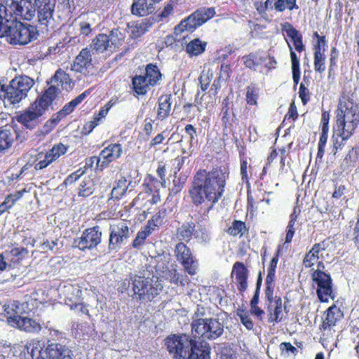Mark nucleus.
I'll use <instances>...</instances> for the list:
<instances>
[{
	"label": "nucleus",
	"instance_id": "f257e3e1",
	"mask_svg": "<svg viewBox=\"0 0 359 359\" xmlns=\"http://www.w3.org/2000/svg\"><path fill=\"white\" fill-rule=\"evenodd\" d=\"M229 174V168L225 165H215L210 170L201 169L196 172L189 194L195 205L205 204L204 215L208 214L224 195Z\"/></svg>",
	"mask_w": 359,
	"mask_h": 359
},
{
	"label": "nucleus",
	"instance_id": "f03ea898",
	"mask_svg": "<svg viewBox=\"0 0 359 359\" xmlns=\"http://www.w3.org/2000/svg\"><path fill=\"white\" fill-rule=\"evenodd\" d=\"M359 125V108L349 94L342 91L335 111L334 128L337 137L333 139V150L341 149L346 142L354 134Z\"/></svg>",
	"mask_w": 359,
	"mask_h": 359
},
{
	"label": "nucleus",
	"instance_id": "7ed1b4c3",
	"mask_svg": "<svg viewBox=\"0 0 359 359\" xmlns=\"http://www.w3.org/2000/svg\"><path fill=\"white\" fill-rule=\"evenodd\" d=\"M10 1V4L6 1V5L0 4V37L8 36L11 44H27L35 39L34 28L21 22L12 26L17 20V16L22 14L23 8L18 1Z\"/></svg>",
	"mask_w": 359,
	"mask_h": 359
},
{
	"label": "nucleus",
	"instance_id": "20e7f679",
	"mask_svg": "<svg viewBox=\"0 0 359 359\" xmlns=\"http://www.w3.org/2000/svg\"><path fill=\"white\" fill-rule=\"evenodd\" d=\"M57 92L54 86H49L26 109L17 112L14 118L26 129L36 128L41 123V116L57 97Z\"/></svg>",
	"mask_w": 359,
	"mask_h": 359
},
{
	"label": "nucleus",
	"instance_id": "39448f33",
	"mask_svg": "<svg viewBox=\"0 0 359 359\" xmlns=\"http://www.w3.org/2000/svg\"><path fill=\"white\" fill-rule=\"evenodd\" d=\"M32 359H76L67 345L48 340L32 339L27 346Z\"/></svg>",
	"mask_w": 359,
	"mask_h": 359
},
{
	"label": "nucleus",
	"instance_id": "423d86ee",
	"mask_svg": "<svg viewBox=\"0 0 359 359\" xmlns=\"http://www.w3.org/2000/svg\"><path fill=\"white\" fill-rule=\"evenodd\" d=\"M33 85L34 80L29 76H15L8 85L0 83V100L10 104H18L27 96Z\"/></svg>",
	"mask_w": 359,
	"mask_h": 359
},
{
	"label": "nucleus",
	"instance_id": "0eeeda50",
	"mask_svg": "<svg viewBox=\"0 0 359 359\" xmlns=\"http://www.w3.org/2000/svg\"><path fill=\"white\" fill-rule=\"evenodd\" d=\"M191 328L194 337L204 341L216 339L224 332L223 324L218 319L212 318L194 319Z\"/></svg>",
	"mask_w": 359,
	"mask_h": 359
},
{
	"label": "nucleus",
	"instance_id": "6e6552de",
	"mask_svg": "<svg viewBox=\"0 0 359 359\" xmlns=\"http://www.w3.org/2000/svg\"><path fill=\"white\" fill-rule=\"evenodd\" d=\"M215 14V9L213 7L199 8L175 26L174 34L177 36L185 31L193 32L198 27L212 18Z\"/></svg>",
	"mask_w": 359,
	"mask_h": 359
},
{
	"label": "nucleus",
	"instance_id": "1a4fd4ad",
	"mask_svg": "<svg viewBox=\"0 0 359 359\" xmlns=\"http://www.w3.org/2000/svg\"><path fill=\"white\" fill-rule=\"evenodd\" d=\"M325 265L323 261L318 263V269L311 273L313 281L317 285L316 294L320 302H328L335 298L333 292L332 279L330 274L323 271Z\"/></svg>",
	"mask_w": 359,
	"mask_h": 359
},
{
	"label": "nucleus",
	"instance_id": "9d476101",
	"mask_svg": "<svg viewBox=\"0 0 359 359\" xmlns=\"http://www.w3.org/2000/svg\"><path fill=\"white\" fill-rule=\"evenodd\" d=\"M192 337L187 334H171L165 339V346L173 359H186Z\"/></svg>",
	"mask_w": 359,
	"mask_h": 359
},
{
	"label": "nucleus",
	"instance_id": "9b49d317",
	"mask_svg": "<svg viewBox=\"0 0 359 359\" xmlns=\"http://www.w3.org/2000/svg\"><path fill=\"white\" fill-rule=\"evenodd\" d=\"M134 295L140 301L151 302L158 294V290L149 277L135 275L132 279Z\"/></svg>",
	"mask_w": 359,
	"mask_h": 359
},
{
	"label": "nucleus",
	"instance_id": "f8f14e48",
	"mask_svg": "<svg viewBox=\"0 0 359 359\" xmlns=\"http://www.w3.org/2000/svg\"><path fill=\"white\" fill-rule=\"evenodd\" d=\"M275 287H265L264 298L266 309L268 315V322L280 323L282 321L283 302L280 297L274 295Z\"/></svg>",
	"mask_w": 359,
	"mask_h": 359
},
{
	"label": "nucleus",
	"instance_id": "ddd939ff",
	"mask_svg": "<svg viewBox=\"0 0 359 359\" xmlns=\"http://www.w3.org/2000/svg\"><path fill=\"white\" fill-rule=\"evenodd\" d=\"M102 233L99 226H94L86 229L80 237L74 241V247L81 251L93 250L101 243Z\"/></svg>",
	"mask_w": 359,
	"mask_h": 359
},
{
	"label": "nucleus",
	"instance_id": "4468645a",
	"mask_svg": "<svg viewBox=\"0 0 359 359\" xmlns=\"http://www.w3.org/2000/svg\"><path fill=\"white\" fill-rule=\"evenodd\" d=\"M177 260L184 267V271L191 276L196 273L198 262L191 249L183 242L176 244L174 249Z\"/></svg>",
	"mask_w": 359,
	"mask_h": 359
},
{
	"label": "nucleus",
	"instance_id": "2eb2a0df",
	"mask_svg": "<svg viewBox=\"0 0 359 359\" xmlns=\"http://www.w3.org/2000/svg\"><path fill=\"white\" fill-rule=\"evenodd\" d=\"M68 151V146L60 142L55 144L53 147L48 149L43 155V158L41 159L43 154L37 155L34 167L36 170H41L47 168L52 163L57 161L60 156L65 155Z\"/></svg>",
	"mask_w": 359,
	"mask_h": 359
},
{
	"label": "nucleus",
	"instance_id": "dca6fc26",
	"mask_svg": "<svg viewBox=\"0 0 359 359\" xmlns=\"http://www.w3.org/2000/svg\"><path fill=\"white\" fill-rule=\"evenodd\" d=\"M124 40V36L118 29H113L108 36L105 34H99L92 41V47L97 53H104L109 47V42L112 44H120Z\"/></svg>",
	"mask_w": 359,
	"mask_h": 359
},
{
	"label": "nucleus",
	"instance_id": "f3484780",
	"mask_svg": "<svg viewBox=\"0 0 359 359\" xmlns=\"http://www.w3.org/2000/svg\"><path fill=\"white\" fill-rule=\"evenodd\" d=\"M344 316L341 310L335 304H332L324 312L322 322L319 325L320 330L323 334L330 332Z\"/></svg>",
	"mask_w": 359,
	"mask_h": 359
},
{
	"label": "nucleus",
	"instance_id": "a211bd4d",
	"mask_svg": "<svg viewBox=\"0 0 359 359\" xmlns=\"http://www.w3.org/2000/svg\"><path fill=\"white\" fill-rule=\"evenodd\" d=\"M108 248L110 250L119 248L125 240L129 238V227L125 222H120L109 227Z\"/></svg>",
	"mask_w": 359,
	"mask_h": 359
},
{
	"label": "nucleus",
	"instance_id": "6ab92c4d",
	"mask_svg": "<svg viewBox=\"0 0 359 359\" xmlns=\"http://www.w3.org/2000/svg\"><path fill=\"white\" fill-rule=\"evenodd\" d=\"M234 277V283L240 294H243L248 287L249 271L241 262H236L232 267L231 278Z\"/></svg>",
	"mask_w": 359,
	"mask_h": 359
},
{
	"label": "nucleus",
	"instance_id": "aec40b11",
	"mask_svg": "<svg viewBox=\"0 0 359 359\" xmlns=\"http://www.w3.org/2000/svg\"><path fill=\"white\" fill-rule=\"evenodd\" d=\"M28 307L27 302L20 303L18 301H11L4 305V315L8 323L13 327L18 324L22 315L25 313Z\"/></svg>",
	"mask_w": 359,
	"mask_h": 359
},
{
	"label": "nucleus",
	"instance_id": "412c9836",
	"mask_svg": "<svg viewBox=\"0 0 359 359\" xmlns=\"http://www.w3.org/2000/svg\"><path fill=\"white\" fill-rule=\"evenodd\" d=\"M15 141H22L16 125L5 126L0 130V151L11 148Z\"/></svg>",
	"mask_w": 359,
	"mask_h": 359
},
{
	"label": "nucleus",
	"instance_id": "4be33fe9",
	"mask_svg": "<svg viewBox=\"0 0 359 359\" xmlns=\"http://www.w3.org/2000/svg\"><path fill=\"white\" fill-rule=\"evenodd\" d=\"M330 119V113L329 111L322 110L320 128L321 130L318 144L316 159L321 160L325 154V149L328 139V132L330 129L329 123Z\"/></svg>",
	"mask_w": 359,
	"mask_h": 359
},
{
	"label": "nucleus",
	"instance_id": "5701e85b",
	"mask_svg": "<svg viewBox=\"0 0 359 359\" xmlns=\"http://www.w3.org/2000/svg\"><path fill=\"white\" fill-rule=\"evenodd\" d=\"M190 344L186 359H210L211 348L207 342L192 337Z\"/></svg>",
	"mask_w": 359,
	"mask_h": 359
},
{
	"label": "nucleus",
	"instance_id": "b1692460",
	"mask_svg": "<svg viewBox=\"0 0 359 359\" xmlns=\"http://www.w3.org/2000/svg\"><path fill=\"white\" fill-rule=\"evenodd\" d=\"M56 1L55 0H39L36 4H29L37 8V16L41 24L47 25L53 18Z\"/></svg>",
	"mask_w": 359,
	"mask_h": 359
},
{
	"label": "nucleus",
	"instance_id": "393cba45",
	"mask_svg": "<svg viewBox=\"0 0 359 359\" xmlns=\"http://www.w3.org/2000/svg\"><path fill=\"white\" fill-rule=\"evenodd\" d=\"M329 245V242L327 239L315 243L311 249L307 252L302 261L303 266L306 268H312L316 264L320 262L318 261L320 257V252L325 251Z\"/></svg>",
	"mask_w": 359,
	"mask_h": 359
},
{
	"label": "nucleus",
	"instance_id": "a878e982",
	"mask_svg": "<svg viewBox=\"0 0 359 359\" xmlns=\"http://www.w3.org/2000/svg\"><path fill=\"white\" fill-rule=\"evenodd\" d=\"M102 165L108 168L111 162L118 159L123 154V147L119 143H111L100 153Z\"/></svg>",
	"mask_w": 359,
	"mask_h": 359
},
{
	"label": "nucleus",
	"instance_id": "bb28decb",
	"mask_svg": "<svg viewBox=\"0 0 359 359\" xmlns=\"http://www.w3.org/2000/svg\"><path fill=\"white\" fill-rule=\"evenodd\" d=\"M231 103L228 97H225L222 102L221 105V120L223 128V135L227 136L233 131V119L231 114L234 116L233 113L231 109Z\"/></svg>",
	"mask_w": 359,
	"mask_h": 359
},
{
	"label": "nucleus",
	"instance_id": "cd10ccee",
	"mask_svg": "<svg viewBox=\"0 0 359 359\" xmlns=\"http://www.w3.org/2000/svg\"><path fill=\"white\" fill-rule=\"evenodd\" d=\"M82 291L78 285L68 283L60 290V296L68 306L81 300Z\"/></svg>",
	"mask_w": 359,
	"mask_h": 359
},
{
	"label": "nucleus",
	"instance_id": "c85d7f7f",
	"mask_svg": "<svg viewBox=\"0 0 359 359\" xmlns=\"http://www.w3.org/2000/svg\"><path fill=\"white\" fill-rule=\"evenodd\" d=\"M92 65V55L90 50L88 48H83L72 65V70L83 73L84 71Z\"/></svg>",
	"mask_w": 359,
	"mask_h": 359
},
{
	"label": "nucleus",
	"instance_id": "c756f323",
	"mask_svg": "<svg viewBox=\"0 0 359 359\" xmlns=\"http://www.w3.org/2000/svg\"><path fill=\"white\" fill-rule=\"evenodd\" d=\"M172 212V209L164 203L158 211L148 220L147 224H146L147 228L150 229L154 231L158 227L161 226L165 224L167 217Z\"/></svg>",
	"mask_w": 359,
	"mask_h": 359
},
{
	"label": "nucleus",
	"instance_id": "7c9ffc66",
	"mask_svg": "<svg viewBox=\"0 0 359 359\" xmlns=\"http://www.w3.org/2000/svg\"><path fill=\"white\" fill-rule=\"evenodd\" d=\"M207 46V41L197 37L185 43L184 49L187 55L191 58L203 55L206 51Z\"/></svg>",
	"mask_w": 359,
	"mask_h": 359
},
{
	"label": "nucleus",
	"instance_id": "2f4dec72",
	"mask_svg": "<svg viewBox=\"0 0 359 359\" xmlns=\"http://www.w3.org/2000/svg\"><path fill=\"white\" fill-rule=\"evenodd\" d=\"M172 95L165 93L161 95L158 99L156 118L160 121L166 119L170 114L172 104Z\"/></svg>",
	"mask_w": 359,
	"mask_h": 359
},
{
	"label": "nucleus",
	"instance_id": "473e14b6",
	"mask_svg": "<svg viewBox=\"0 0 359 359\" xmlns=\"http://www.w3.org/2000/svg\"><path fill=\"white\" fill-rule=\"evenodd\" d=\"M151 87L142 74H137L132 78L131 88L135 97L147 95Z\"/></svg>",
	"mask_w": 359,
	"mask_h": 359
},
{
	"label": "nucleus",
	"instance_id": "72a5a7b5",
	"mask_svg": "<svg viewBox=\"0 0 359 359\" xmlns=\"http://www.w3.org/2000/svg\"><path fill=\"white\" fill-rule=\"evenodd\" d=\"M53 85L50 86H54L55 88L57 89V93H60V88L67 90L69 88H71V83L72 79L69 76V75L66 73L64 70L62 69H58L55 72V74L51 78L50 81Z\"/></svg>",
	"mask_w": 359,
	"mask_h": 359
},
{
	"label": "nucleus",
	"instance_id": "f704fd0d",
	"mask_svg": "<svg viewBox=\"0 0 359 359\" xmlns=\"http://www.w3.org/2000/svg\"><path fill=\"white\" fill-rule=\"evenodd\" d=\"M280 252L281 246L278 245L267 269V275L265 279V287H276V272Z\"/></svg>",
	"mask_w": 359,
	"mask_h": 359
},
{
	"label": "nucleus",
	"instance_id": "c9c22d12",
	"mask_svg": "<svg viewBox=\"0 0 359 359\" xmlns=\"http://www.w3.org/2000/svg\"><path fill=\"white\" fill-rule=\"evenodd\" d=\"M142 75L152 87L160 84L163 76L158 67L154 63L147 64L145 66L144 73Z\"/></svg>",
	"mask_w": 359,
	"mask_h": 359
},
{
	"label": "nucleus",
	"instance_id": "e433bc0d",
	"mask_svg": "<svg viewBox=\"0 0 359 359\" xmlns=\"http://www.w3.org/2000/svg\"><path fill=\"white\" fill-rule=\"evenodd\" d=\"M154 10V6L148 0H134L131 6L132 14L137 16H147Z\"/></svg>",
	"mask_w": 359,
	"mask_h": 359
},
{
	"label": "nucleus",
	"instance_id": "4c0bfd02",
	"mask_svg": "<svg viewBox=\"0 0 359 359\" xmlns=\"http://www.w3.org/2000/svg\"><path fill=\"white\" fill-rule=\"evenodd\" d=\"M14 327L29 333H39L42 329L39 322L27 317H21Z\"/></svg>",
	"mask_w": 359,
	"mask_h": 359
},
{
	"label": "nucleus",
	"instance_id": "58836bf2",
	"mask_svg": "<svg viewBox=\"0 0 359 359\" xmlns=\"http://www.w3.org/2000/svg\"><path fill=\"white\" fill-rule=\"evenodd\" d=\"M195 228L196 224L194 222H184L177 229L176 235L180 241L189 243L194 236Z\"/></svg>",
	"mask_w": 359,
	"mask_h": 359
},
{
	"label": "nucleus",
	"instance_id": "ea45409f",
	"mask_svg": "<svg viewBox=\"0 0 359 359\" xmlns=\"http://www.w3.org/2000/svg\"><path fill=\"white\" fill-rule=\"evenodd\" d=\"M243 65L246 68L256 70V68L266 62L264 57L261 56L257 52H251L242 57Z\"/></svg>",
	"mask_w": 359,
	"mask_h": 359
},
{
	"label": "nucleus",
	"instance_id": "a19ab883",
	"mask_svg": "<svg viewBox=\"0 0 359 359\" xmlns=\"http://www.w3.org/2000/svg\"><path fill=\"white\" fill-rule=\"evenodd\" d=\"M88 90H85L69 102L67 103L59 111L58 116H66L70 114L75 108L88 96Z\"/></svg>",
	"mask_w": 359,
	"mask_h": 359
},
{
	"label": "nucleus",
	"instance_id": "79ce46f5",
	"mask_svg": "<svg viewBox=\"0 0 359 359\" xmlns=\"http://www.w3.org/2000/svg\"><path fill=\"white\" fill-rule=\"evenodd\" d=\"M288 28L285 30L287 36L291 39L294 48L297 51L301 53L305 50V46L302 41V36L291 24H287Z\"/></svg>",
	"mask_w": 359,
	"mask_h": 359
},
{
	"label": "nucleus",
	"instance_id": "37998d69",
	"mask_svg": "<svg viewBox=\"0 0 359 359\" xmlns=\"http://www.w3.org/2000/svg\"><path fill=\"white\" fill-rule=\"evenodd\" d=\"M226 232L231 236L242 237L245 234H248L249 229L246 226L245 222L241 220H234L230 226L226 229Z\"/></svg>",
	"mask_w": 359,
	"mask_h": 359
},
{
	"label": "nucleus",
	"instance_id": "c03bdc74",
	"mask_svg": "<svg viewBox=\"0 0 359 359\" xmlns=\"http://www.w3.org/2000/svg\"><path fill=\"white\" fill-rule=\"evenodd\" d=\"M95 190V182L89 176L84 177L79 187V196L88 197L92 195Z\"/></svg>",
	"mask_w": 359,
	"mask_h": 359
},
{
	"label": "nucleus",
	"instance_id": "a18cd8bd",
	"mask_svg": "<svg viewBox=\"0 0 359 359\" xmlns=\"http://www.w3.org/2000/svg\"><path fill=\"white\" fill-rule=\"evenodd\" d=\"M245 90V101L247 104L251 106H257L259 94V88L257 83H251L246 87Z\"/></svg>",
	"mask_w": 359,
	"mask_h": 359
},
{
	"label": "nucleus",
	"instance_id": "49530a36",
	"mask_svg": "<svg viewBox=\"0 0 359 359\" xmlns=\"http://www.w3.org/2000/svg\"><path fill=\"white\" fill-rule=\"evenodd\" d=\"M290 51V57L292 62V79L294 86H297L300 80L301 72L299 67V61L297 56L295 52L292 50V46L288 44Z\"/></svg>",
	"mask_w": 359,
	"mask_h": 359
},
{
	"label": "nucleus",
	"instance_id": "de8ad7c7",
	"mask_svg": "<svg viewBox=\"0 0 359 359\" xmlns=\"http://www.w3.org/2000/svg\"><path fill=\"white\" fill-rule=\"evenodd\" d=\"M273 10L276 12H284L285 10L292 11L299 9L297 0H274Z\"/></svg>",
	"mask_w": 359,
	"mask_h": 359
},
{
	"label": "nucleus",
	"instance_id": "09e8293b",
	"mask_svg": "<svg viewBox=\"0 0 359 359\" xmlns=\"http://www.w3.org/2000/svg\"><path fill=\"white\" fill-rule=\"evenodd\" d=\"M152 232L153 231L150 229H147V225H145L142 230L137 232L135 238L132 242V247L135 249H140L144 245L146 239Z\"/></svg>",
	"mask_w": 359,
	"mask_h": 359
},
{
	"label": "nucleus",
	"instance_id": "8fccbe9b",
	"mask_svg": "<svg viewBox=\"0 0 359 359\" xmlns=\"http://www.w3.org/2000/svg\"><path fill=\"white\" fill-rule=\"evenodd\" d=\"M161 184L160 180H158L152 175H146L142 186L147 194H151L154 191L158 190V184Z\"/></svg>",
	"mask_w": 359,
	"mask_h": 359
},
{
	"label": "nucleus",
	"instance_id": "3c124183",
	"mask_svg": "<svg viewBox=\"0 0 359 359\" xmlns=\"http://www.w3.org/2000/svg\"><path fill=\"white\" fill-rule=\"evenodd\" d=\"M27 250L22 247L14 248L10 251H6L5 254L8 259L13 263H15L22 260L24 258L25 255H27Z\"/></svg>",
	"mask_w": 359,
	"mask_h": 359
},
{
	"label": "nucleus",
	"instance_id": "603ef678",
	"mask_svg": "<svg viewBox=\"0 0 359 359\" xmlns=\"http://www.w3.org/2000/svg\"><path fill=\"white\" fill-rule=\"evenodd\" d=\"M95 164V170L96 171H102L106 168L102 165V160L100 158V154L99 156H93L85 159V165L83 166V170H85V172L88 168H92Z\"/></svg>",
	"mask_w": 359,
	"mask_h": 359
},
{
	"label": "nucleus",
	"instance_id": "864d4df0",
	"mask_svg": "<svg viewBox=\"0 0 359 359\" xmlns=\"http://www.w3.org/2000/svg\"><path fill=\"white\" fill-rule=\"evenodd\" d=\"M128 186L126 181H118L116 185L112 189L109 199L119 200L126 193Z\"/></svg>",
	"mask_w": 359,
	"mask_h": 359
},
{
	"label": "nucleus",
	"instance_id": "5fc2aeb1",
	"mask_svg": "<svg viewBox=\"0 0 359 359\" xmlns=\"http://www.w3.org/2000/svg\"><path fill=\"white\" fill-rule=\"evenodd\" d=\"M314 57V69L316 72L320 74L323 73L325 70V59L326 57L323 52H313Z\"/></svg>",
	"mask_w": 359,
	"mask_h": 359
},
{
	"label": "nucleus",
	"instance_id": "6e6d98bb",
	"mask_svg": "<svg viewBox=\"0 0 359 359\" xmlns=\"http://www.w3.org/2000/svg\"><path fill=\"white\" fill-rule=\"evenodd\" d=\"M240 163H241V167H240V172H241V180L243 183H245L248 186L250 185L249 182V176L248 173V168H249L251 169V165H248V159L246 157L244 156V155H241L240 154Z\"/></svg>",
	"mask_w": 359,
	"mask_h": 359
},
{
	"label": "nucleus",
	"instance_id": "4d7b16f0",
	"mask_svg": "<svg viewBox=\"0 0 359 359\" xmlns=\"http://www.w3.org/2000/svg\"><path fill=\"white\" fill-rule=\"evenodd\" d=\"M27 190L26 189H23L20 191H17L13 194H10L6 196L4 201L3 202L8 209L12 208L15 203L20 199L25 193H27Z\"/></svg>",
	"mask_w": 359,
	"mask_h": 359
},
{
	"label": "nucleus",
	"instance_id": "13d9d810",
	"mask_svg": "<svg viewBox=\"0 0 359 359\" xmlns=\"http://www.w3.org/2000/svg\"><path fill=\"white\" fill-rule=\"evenodd\" d=\"M194 238L201 243H207L210 240V236L208 230L203 226H198L195 228Z\"/></svg>",
	"mask_w": 359,
	"mask_h": 359
},
{
	"label": "nucleus",
	"instance_id": "bf43d9fd",
	"mask_svg": "<svg viewBox=\"0 0 359 359\" xmlns=\"http://www.w3.org/2000/svg\"><path fill=\"white\" fill-rule=\"evenodd\" d=\"M237 316L240 318L241 323L247 330H251L253 329L254 323L245 309H238Z\"/></svg>",
	"mask_w": 359,
	"mask_h": 359
},
{
	"label": "nucleus",
	"instance_id": "052dcab7",
	"mask_svg": "<svg viewBox=\"0 0 359 359\" xmlns=\"http://www.w3.org/2000/svg\"><path fill=\"white\" fill-rule=\"evenodd\" d=\"M313 38H316L317 39L316 43L313 44V51H319L324 53L325 50V47L327 46L326 36L325 35L320 36L317 32H315L313 33Z\"/></svg>",
	"mask_w": 359,
	"mask_h": 359
},
{
	"label": "nucleus",
	"instance_id": "680f3d73",
	"mask_svg": "<svg viewBox=\"0 0 359 359\" xmlns=\"http://www.w3.org/2000/svg\"><path fill=\"white\" fill-rule=\"evenodd\" d=\"M358 160V153L356 147L350 149L344 157V161L348 167H354Z\"/></svg>",
	"mask_w": 359,
	"mask_h": 359
},
{
	"label": "nucleus",
	"instance_id": "e2e57ef3",
	"mask_svg": "<svg viewBox=\"0 0 359 359\" xmlns=\"http://www.w3.org/2000/svg\"><path fill=\"white\" fill-rule=\"evenodd\" d=\"M69 307L72 311L78 315H86L90 316L89 310L87 305L81 302V300L78 301L76 304H72Z\"/></svg>",
	"mask_w": 359,
	"mask_h": 359
},
{
	"label": "nucleus",
	"instance_id": "0e129e2a",
	"mask_svg": "<svg viewBox=\"0 0 359 359\" xmlns=\"http://www.w3.org/2000/svg\"><path fill=\"white\" fill-rule=\"evenodd\" d=\"M85 173V170L80 168L75 172L69 175L64 180L63 184L65 186H68L72 184L76 181H77L83 174Z\"/></svg>",
	"mask_w": 359,
	"mask_h": 359
},
{
	"label": "nucleus",
	"instance_id": "69168bd1",
	"mask_svg": "<svg viewBox=\"0 0 359 359\" xmlns=\"http://www.w3.org/2000/svg\"><path fill=\"white\" fill-rule=\"evenodd\" d=\"M280 350L282 353L287 355H292L295 356L298 353V349L290 342H282L280 344Z\"/></svg>",
	"mask_w": 359,
	"mask_h": 359
},
{
	"label": "nucleus",
	"instance_id": "338daca9",
	"mask_svg": "<svg viewBox=\"0 0 359 359\" xmlns=\"http://www.w3.org/2000/svg\"><path fill=\"white\" fill-rule=\"evenodd\" d=\"M165 173H166V164L163 162H158V167L156 169V174L159 177L161 185L163 187H165Z\"/></svg>",
	"mask_w": 359,
	"mask_h": 359
},
{
	"label": "nucleus",
	"instance_id": "774afa93",
	"mask_svg": "<svg viewBox=\"0 0 359 359\" xmlns=\"http://www.w3.org/2000/svg\"><path fill=\"white\" fill-rule=\"evenodd\" d=\"M231 74V68L230 65L222 64L220 66L219 73L218 76V80L226 81L230 78Z\"/></svg>",
	"mask_w": 359,
	"mask_h": 359
}]
</instances>
